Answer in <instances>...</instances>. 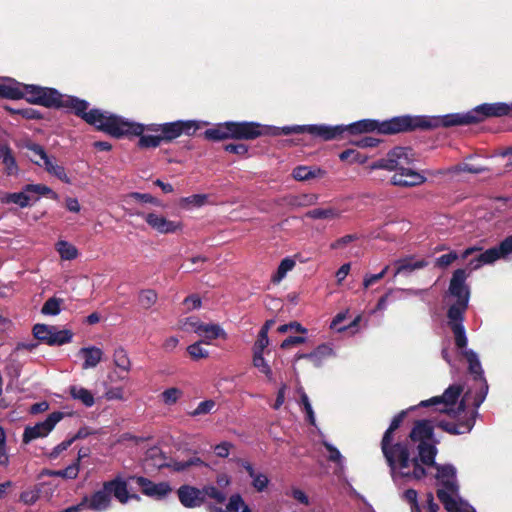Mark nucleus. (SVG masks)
<instances>
[{
  "label": "nucleus",
  "instance_id": "a878e982",
  "mask_svg": "<svg viewBox=\"0 0 512 512\" xmlns=\"http://www.w3.org/2000/svg\"><path fill=\"white\" fill-rule=\"evenodd\" d=\"M325 172L318 168L312 166L300 165L293 169L292 177L296 181H307L314 178H320L324 176Z\"/></svg>",
  "mask_w": 512,
  "mask_h": 512
},
{
  "label": "nucleus",
  "instance_id": "2f4dec72",
  "mask_svg": "<svg viewBox=\"0 0 512 512\" xmlns=\"http://www.w3.org/2000/svg\"><path fill=\"white\" fill-rule=\"evenodd\" d=\"M474 425V419L473 417H470L465 422H459L458 424H449L444 421L438 422V426L442 428L443 430L451 433V434H463L471 431L472 427Z\"/></svg>",
  "mask_w": 512,
  "mask_h": 512
},
{
  "label": "nucleus",
  "instance_id": "e433bc0d",
  "mask_svg": "<svg viewBox=\"0 0 512 512\" xmlns=\"http://www.w3.org/2000/svg\"><path fill=\"white\" fill-rule=\"evenodd\" d=\"M295 265L296 262L292 258H284L280 262L277 271L273 274L271 278L272 282L275 284L280 283L286 277L287 273L294 269Z\"/></svg>",
  "mask_w": 512,
  "mask_h": 512
},
{
  "label": "nucleus",
  "instance_id": "3c124183",
  "mask_svg": "<svg viewBox=\"0 0 512 512\" xmlns=\"http://www.w3.org/2000/svg\"><path fill=\"white\" fill-rule=\"evenodd\" d=\"M402 499L410 505L412 512H421L418 504V493L416 490L407 489L403 492Z\"/></svg>",
  "mask_w": 512,
  "mask_h": 512
},
{
  "label": "nucleus",
  "instance_id": "49530a36",
  "mask_svg": "<svg viewBox=\"0 0 512 512\" xmlns=\"http://www.w3.org/2000/svg\"><path fill=\"white\" fill-rule=\"evenodd\" d=\"M138 136L140 137L138 141V146L140 148H156L163 141L160 133L158 135H145L143 132Z\"/></svg>",
  "mask_w": 512,
  "mask_h": 512
},
{
  "label": "nucleus",
  "instance_id": "6e6552de",
  "mask_svg": "<svg viewBox=\"0 0 512 512\" xmlns=\"http://www.w3.org/2000/svg\"><path fill=\"white\" fill-rule=\"evenodd\" d=\"M417 160L415 153L408 147H395L387 155L370 165L371 170L384 169L399 172Z\"/></svg>",
  "mask_w": 512,
  "mask_h": 512
},
{
  "label": "nucleus",
  "instance_id": "f257e3e1",
  "mask_svg": "<svg viewBox=\"0 0 512 512\" xmlns=\"http://www.w3.org/2000/svg\"><path fill=\"white\" fill-rule=\"evenodd\" d=\"M404 416L403 411L393 418L381 443L392 480L397 485L422 479L425 476L424 466L433 465L437 454L438 441L434 438L433 426L429 420L416 422L409 440L391 444L392 433L400 426Z\"/></svg>",
  "mask_w": 512,
  "mask_h": 512
},
{
  "label": "nucleus",
  "instance_id": "9b49d317",
  "mask_svg": "<svg viewBox=\"0 0 512 512\" xmlns=\"http://www.w3.org/2000/svg\"><path fill=\"white\" fill-rule=\"evenodd\" d=\"M63 417L64 414L62 412L56 411L49 414L44 421L38 422L33 426H27L24 429L23 442L29 443L38 438L48 436Z\"/></svg>",
  "mask_w": 512,
  "mask_h": 512
},
{
  "label": "nucleus",
  "instance_id": "dca6fc26",
  "mask_svg": "<svg viewBox=\"0 0 512 512\" xmlns=\"http://www.w3.org/2000/svg\"><path fill=\"white\" fill-rule=\"evenodd\" d=\"M180 503L186 508L200 507L204 503L202 489L190 485H183L177 490Z\"/></svg>",
  "mask_w": 512,
  "mask_h": 512
},
{
  "label": "nucleus",
  "instance_id": "2eb2a0df",
  "mask_svg": "<svg viewBox=\"0 0 512 512\" xmlns=\"http://www.w3.org/2000/svg\"><path fill=\"white\" fill-rule=\"evenodd\" d=\"M80 510L87 508L96 512H103L111 505V496L109 491L105 489V483L102 489L95 491L90 496L83 497L82 501L78 504Z\"/></svg>",
  "mask_w": 512,
  "mask_h": 512
},
{
  "label": "nucleus",
  "instance_id": "ddd939ff",
  "mask_svg": "<svg viewBox=\"0 0 512 512\" xmlns=\"http://www.w3.org/2000/svg\"><path fill=\"white\" fill-rule=\"evenodd\" d=\"M474 124L485 121L490 117H502L509 115L508 104L497 103H484L471 109Z\"/></svg>",
  "mask_w": 512,
  "mask_h": 512
},
{
  "label": "nucleus",
  "instance_id": "79ce46f5",
  "mask_svg": "<svg viewBox=\"0 0 512 512\" xmlns=\"http://www.w3.org/2000/svg\"><path fill=\"white\" fill-rule=\"evenodd\" d=\"M64 300L57 297L49 298L43 305L41 312L44 315L56 316L61 312Z\"/></svg>",
  "mask_w": 512,
  "mask_h": 512
},
{
  "label": "nucleus",
  "instance_id": "a19ab883",
  "mask_svg": "<svg viewBox=\"0 0 512 512\" xmlns=\"http://www.w3.org/2000/svg\"><path fill=\"white\" fill-rule=\"evenodd\" d=\"M496 252L494 250H486L481 253L478 257L470 260L468 266L471 270H476L486 264H492L495 262Z\"/></svg>",
  "mask_w": 512,
  "mask_h": 512
},
{
  "label": "nucleus",
  "instance_id": "412c9836",
  "mask_svg": "<svg viewBox=\"0 0 512 512\" xmlns=\"http://www.w3.org/2000/svg\"><path fill=\"white\" fill-rule=\"evenodd\" d=\"M24 84L11 78H0V96L8 99H21Z\"/></svg>",
  "mask_w": 512,
  "mask_h": 512
},
{
  "label": "nucleus",
  "instance_id": "a18cd8bd",
  "mask_svg": "<svg viewBox=\"0 0 512 512\" xmlns=\"http://www.w3.org/2000/svg\"><path fill=\"white\" fill-rule=\"evenodd\" d=\"M496 252L495 261L512 255V235L504 239L498 247L490 248Z\"/></svg>",
  "mask_w": 512,
  "mask_h": 512
},
{
  "label": "nucleus",
  "instance_id": "052dcab7",
  "mask_svg": "<svg viewBox=\"0 0 512 512\" xmlns=\"http://www.w3.org/2000/svg\"><path fill=\"white\" fill-rule=\"evenodd\" d=\"M107 400H127V396L123 387H111L105 392Z\"/></svg>",
  "mask_w": 512,
  "mask_h": 512
},
{
  "label": "nucleus",
  "instance_id": "f8f14e48",
  "mask_svg": "<svg viewBox=\"0 0 512 512\" xmlns=\"http://www.w3.org/2000/svg\"><path fill=\"white\" fill-rule=\"evenodd\" d=\"M281 135L308 133L322 140L335 139V133L341 130L340 127H331L329 125H292L280 127Z\"/></svg>",
  "mask_w": 512,
  "mask_h": 512
},
{
  "label": "nucleus",
  "instance_id": "de8ad7c7",
  "mask_svg": "<svg viewBox=\"0 0 512 512\" xmlns=\"http://www.w3.org/2000/svg\"><path fill=\"white\" fill-rule=\"evenodd\" d=\"M157 301V293L154 290H143L139 294V304L144 309L151 308Z\"/></svg>",
  "mask_w": 512,
  "mask_h": 512
},
{
  "label": "nucleus",
  "instance_id": "603ef678",
  "mask_svg": "<svg viewBox=\"0 0 512 512\" xmlns=\"http://www.w3.org/2000/svg\"><path fill=\"white\" fill-rule=\"evenodd\" d=\"M203 341L196 342L187 347V352L194 360L207 358L209 352L201 346Z\"/></svg>",
  "mask_w": 512,
  "mask_h": 512
},
{
  "label": "nucleus",
  "instance_id": "f704fd0d",
  "mask_svg": "<svg viewBox=\"0 0 512 512\" xmlns=\"http://www.w3.org/2000/svg\"><path fill=\"white\" fill-rule=\"evenodd\" d=\"M396 271L394 276L405 272H412L416 269H421L426 266V262L423 260L413 261L410 258L400 259L395 262Z\"/></svg>",
  "mask_w": 512,
  "mask_h": 512
},
{
  "label": "nucleus",
  "instance_id": "cd10ccee",
  "mask_svg": "<svg viewBox=\"0 0 512 512\" xmlns=\"http://www.w3.org/2000/svg\"><path fill=\"white\" fill-rule=\"evenodd\" d=\"M27 157L36 165L45 167L51 157L47 155L42 146L34 143L27 144Z\"/></svg>",
  "mask_w": 512,
  "mask_h": 512
},
{
  "label": "nucleus",
  "instance_id": "13d9d810",
  "mask_svg": "<svg viewBox=\"0 0 512 512\" xmlns=\"http://www.w3.org/2000/svg\"><path fill=\"white\" fill-rule=\"evenodd\" d=\"M129 197L139 202L151 203L155 206L162 205L160 200H158L157 198L148 193L133 192L129 195Z\"/></svg>",
  "mask_w": 512,
  "mask_h": 512
},
{
  "label": "nucleus",
  "instance_id": "5fc2aeb1",
  "mask_svg": "<svg viewBox=\"0 0 512 512\" xmlns=\"http://www.w3.org/2000/svg\"><path fill=\"white\" fill-rule=\"evenodd\" d=\"M317 199L315 194H302L292 197L289 203L293 206H308L315 204Z\"/></svg>",
  "mask_w": 512,
  "mask_h": 512
},
{
  "label": "nucleus",
  "instance_id": "9d476101",
  "mask_svg": "<svg viewBox=\"0 0 512 512\" xmlns=\"http://www.w3.org/2000/svg\"><path fill=\"white\" fill-rule=\"evenodd\" d=\"M145 220L147 225L159 234H173L182 230V223L180 221L170 220L162 214L155 211L153 212H141L135 213Z\"/></svg>",
  "mask_w": 512,
  "mask_h": 512
},
{
  "label": "nucleus",
  "instance_id": "b1692460",
  "mask_svg": "<svg viewBox=\"0 0 512 512\" xmlns=\"http://www.w3.org/2000/svg\"><path fill=\"white\" fill-rule=\"evenodd\" d=\"M32 197L27 194L25 187L20 192L14 193H2L0 195V202L2 204H15L20 208H26L30 206Z\"/></svg>",
  "mask_w": 512,
  "mask_h": 512
},
{
  "label": "nucleus",
  "instance_id": "09e8293b",
  "mask_svg": "<svg viewBox=\"0 0 512 512\" xmlns=\"http://www.w3.org/2000/svg\"><path fill=\"white\" fill-rule=\"evenodd\" d=\"M323 445L325 446V448L327 449V451L329 453L328 459L330 461L336 463L340 469H343L344 458H343L342 454L340 453V451L335 446H333L331 443H329L327 441H323Z\"/></svg>",
  "mask_w": 512,
  "mask_h": 512
},
{
  "label": "nucleus",
  "instance_id": "6e6d98bb",
  "mask_svg": "<svg viewBox=\"0 0 512 512\" xmlns=\"http://www.w3.org/2000/svg\"><path fill=\"white\" fill-rule=\"evenodd\" d=\"M202 491L204 492V499L208 496L218 503H223L226 500V494L214 486H205Z\"/></svg>",
  "mask_w": 512,
  "mask_h": 512
},
{
  "label": "nucleus",
  "instance_id": "a211bd4d",
  "mask_svg": "<svg viewBox=\"0 0 512 512\" xmlns=\"http://www.w3.org/2000/svg\"><path fill=\"white\" fill-rule=\"evenodd\" d=\"M105 489L109 491V494H113L114 497L122 504H126L130 499L140 500V497L135 494H129L127 489V482L120 477H116L111 481L105 482Z\"/></svg>",
  "mask_w": 512,
  "mask_h": 512
},
{
  "label": "nucleus",
  "instance_id": "7c9ffc66",
  "mask_svg": "<svg viewBox=\"0 0 512 512\" xmlns=\"http://www.w3.org/2000/svg\"><path fill=\"white\" fill-rule=\"evenodd\" d=\"M24 187L27 194L32 197V201H37L40 196H47L52 199L58 197L51 188L44 184H27Z\"/></svg>",
  "mask_w": 512,
  "mask_h": 512
},
{
  "label": "nucleus",
  "instance_id": "6ab92c4d",
  "mask_svg": "<svg viewBox=\"0 0 512 512\" xmlns=\"http://www.w3.org/2000/svg\"><path fill=\"white\" fill-rule=\"evenodd\" d=\"M232 134L234 139H254L262 134L260 125L255 122H233L231 121Z\"/></svg>",
  "mask_w": 512,
  "mask_h": 512
},
{
  "label": "nucleus",
  "instance_id": "473e14b6",
  "mask_svg": "<svg viewBox=\"0 0 512 512\" xmlns=\"http://www.w3.org/2000/svg\"><path fill=\"white\" fill-rule=\"evenodd\" d=\"M69 392L74 400L80 401L87 407H91L95 403L93 394L84 387L73 385L70 387Z\"/></svg>",
  "mask_w": 512,
  "mask_h": 512
},
{
  "label": "nucleus",
  "instance_id": "1a4fd4ad",
  "mask_svg": "<svg viewBox=\"0 0 512 512\" xmlns=\"http://www.w3.org/2000/svg\"><path fill=\"white\" fill-rule=\"evenodd\" d=\"M33 335L49 346H61L70 343L74 333L70 329H61L54 325L36 324L33 327Z\"/></svg>",
  "mask_w": 512,
  "mask_h": 512
},
{
  "label": "nucleus",
  "instance_id": "f03ea898",
  "mask_svg": "<svg viewBox=\"0 0 512 512\" xmlns=\"http://www.w3.org/2000/svg\"><path fill=\"white\" fill-rule=\"evenodd\" d=\"M462 354L468 362L470 373L474 375V388L467 391L463 399L458 401L462 388L453 385L448 387L442 396L422 401L420 406L435 405L437 411L446 413L451 418H459L465 412L466 404L472 405L474 407L473 414L476 413L477 408L486 398L488 385L483 377V369L478 355L470 349H465Z\"/></svg>",
  "mask_w": 512,
  "mask_h": 512
},
{
  "label": "nucleus",
  "instance_id": "4be33fe9",
  "mask_svg": "<svg viewBox=\"0 0 512 512\" xmlns=\"http://www.w3.org/2000/svg\"><path fill=\"white\" fill-rule=\"evenodd\" d=\"M197 335H199L203 343L210 344L213 339L219 337H226L224 330L218 325L213 323H203L197 326Z\"/></svg>",
  "mask_w": 512,
  "mask_h": 512
},
{
  "label": "nucleus",
  "instance_id": "774afa93",
  "mask_svg": "<svg viewBox=\"0 0 512 512\" xmlns=\"http://www.w3.org/2000/svg\"><path fill=\"white\" fill-rule=\"evenodd\" d=\"M232 447V444L229 442H222L215 446L214 450L217 456L221 458L228 457L230 453V448Z\"/></svg>",
  "mask_w": 512,
  "mask_h": 512
},
{
  "label": "nucleus",
  "instance_id": "bf43d9fd",
  "mask_svg": "<svg viewBox=\"0 0 512 512\" xmlns=\"http://www.w3.org/2000/svg\"><path fill=\"white\" fill-rule=\"evenodd\" d=\"M269 345L268 335L264 333L258 334V338L253 346V355H262L264 353L265 348Z\"/></svg>",
  "mask_w": 512,
  "mask_h": 512
},
{
  "label": "nucleus",
  "instance_id": "4d7b16f0",
  "mask_svg": "<svg viewBox=\"0 0 512 512\" xmlns=\"http://www.w3.org/2000/svg\"><path fill=\"white\" fill-rule=\"evenodd\" d=\"M72 443L73 439L64 440L63 442L55 446L49 453H47V457L50 460L57 459L62 452L66 451L72 445Z\"/></svg>",
  "mask_w": 512,
  "mask_h": 512
},
{
  "label": "nucleus",
  "instance_id": "37998d69",
  "mask_svg": "<svg viewBox=\"0 0 512 512\" xmlns=\"http://www.w3.org/2000/svg\"><path fill=\"white\" fill-rule=\"evenodd\" d=\"M207 201V195L205 194H194L188 197H183L180 199L179 204L181 207L185 209H191L194 207H201Z\"/></svg>",
  "mask_w": 512,
  "mask_h": 512
},
{
  "label": "nucleus",
  "instance_id": "c9c22d12",
  "mask_svg": "<svg viewBox=\"0 0 512 512\" xmlns=\"http://www.w3.org/2000/svg\"><path fill=\"white\" fill-rule=\"evenodd\" d=\"M62 260H73L78 256V249L68 241L59 240L55 245Z\"/></svg>",
  "mask_w": 512,
  "mask_h": 512
},
{
  "label": "nucleus",
  "instance_id": "c756f323",
  "mask_svg": "<svg viewBox=\"0 0 512 512\" xmlns=\"http://www.w3.org/2000/svg\"><path fill=\"white\" fill-rule=\"evenodd\" d=\"M342 212L332 206L315 208L306 213V217L311 219L333 220L341 216Z\"/></svg>",
  "mask_w": 512,
  "mask_h": 512
},
{
  "label": "nucleus",
  "instance_id": "bb28decb",
  "mask_svg": "<svg viewBox=\"0 0 512 512\" xmlns=\"http://www.w3.org/2000/svg\"><path fill=\"white\" fill-rule=\"evenodd\" d=\"M210 512H252V510L245 504L242 497L238 494L232 495L225 509L216 506L209 507Z\"/></svg>",
  "mask_w": 512,
  "mask_h": 512
},
{
  "label": "nucleus",
  "instance_id": "aec40b11",
  "mask_svg": "<svg viewBox=\"0 0 512 512\" xmlns=\"http://www.w3.org/2000/svg\"><path fill=\"white\" fill-rule=\"evenodd\" d=\"M103 356V350L92 345L82 347L77 352V357L83 361L81 367L84 370L95 368L102 361Z\"/></svg>",
  "mask_w": 512,
  "mask_h": 512
},
{
  "label": "nucleus",
  "instance_id": "0e129e2a",
  "mask_svg": "<svg viewBox=\"0 0 512 512\" xmlns=\"http://www.w3.org/2000/svg\"><path fill=\"white\" fill-rule=\"evenodd\" d=\"M80 471V464L78 462H73L65 469H62V474L64 479L73 480L78 477Z\"/></svg>",
  "mask_w": 512,
  "mask_h": 512
},
{
  "label": "nucleus",
  "instance_id": "4c0bfd02",
  "mask_svg": "<svg viewBox=\"0 0 512 512\" xmlns=\"http://www.w3.org/2000/svg\"><path fill=\"white\" fill-rule=\"evenodd\" d=\"M332 355H333V349L329 346L322 345V346H319L313 353L299 355L298 358H307L315 366H319L321 364L322 359L332 356Z\"/></svg>",
  "mask_w": 512,
  "mask_h": 512
},
{
  "label": "nucleus",
  "instance_id": "ea45409f",
  "mask_svg": "<svg viewBox=\"0 0 512 512\" xmlns=\"http://www.w3.org/2000/svg\"><path fill=\"white\" fill-rule=\"evenodd\" d=\"M113 362L119 369L128 372L131 369V361L127 351L123 347H118L113 352Z\"/></svg>",
  "mask_w": 512,
  "mask_h": 512
},
{
  "label": "nucleus",
  "instance_id": "393cba45",
  "mask_svg": "<svg viewBox=\"0 0 512 512\" xmlns=\"http://www.w3.org/2000/svg\"><path fill=\"white\" fill-rule=\"evenodd\" d=\"M231 121L219 123L205 131V137L209 140L220 141L233 138Z\"/></svg>",
  "mask_w": 512,
  "mask_h": 512
},
{
  "label": "nucleus",
  "instance_id": "4468645a",
  "mask_svg": "<svg viewBox=\"0 0 512 512\" xmlns=\"http://www.w3.org/2000/svg\"><path fill=\"white\" fill-rule=\"evenodd\" d=\"M135 480L144 495L156 500H162L172 492L170 484L166 481L156 483L145 477H137Z\"/></svg>",
  "mask_w": 512,
  "mask_h": 512
},
{
  "label": "nucleus",
  "instance_id": "f3484780",
  "mask_svg": "<svg viewBox=\"0 0 512 512\" xmlns=\"http://www.w3.org/2000/svg\"><path fill=\"white\" fill-rule=\"evenodd\" d=\"M425 181V176L408 167L399 172H395L391 178L393 185L404 187L418 186L423 184Z\"/></svg>",
  "mask_w": 512,
  "mask_h": 512
},
{
  "label": "nucleus",
  "instance_id": "5701e85b",
  "mask_svg": "<svg viewBox=\"0 0 512 512\" xmlns=\"http://www.w3.org/2000/svg\"><path fill=\"white\" fill-rule=\"evenodd\" d=\"M469 124H474L471 110L465 113L447 114L437 120V125H442L444 127Z\"/></svg>",
  "mask_w": 512,
  "mask_h": 512
},
{
  "label": "nucleus",
  "instance_id": "c85d7f7f",
  "mask_svg": "<svg viewBox=\"0 0 512 512\" xmlns=\"http://www.w3.org/2000/svg\"><path fill=\"white\" fill-rule=\"evenodd\" d=\"M0 162L5 166L8 175H15L18 172V166L12 150L5 144L0 145Z\"/></svg>",
  "mask_w": 512,
  "mask_h": 512
},
{
  "label": "nucleus",
  "instance_id": "e2e57ef3",
  "mask_svg": "<svg viewBox=\"0 0 512 512\" xmlns=\"http://www.w3.org/2000/svg\"><path fill=\"white\" fill-rule=\"evenodd\" d=\"M458 254L456 252H450L448 254H444L436 259V265L441 268H446L450 264H452L455 260L458 259Z\"/></svg>",
  "mask_w": 512,
  "mask_h": 512
},
{
  "label": "nucleus",
  "instance_id": "0eeeda50",
  "mask_svg": "<svg viewBox=\"0 0 512 512\" xmlns=\"http://www.w3.org/2000/svg\"><path fill=\"white\" fill-rule=\"evenodd\" d=\"M412 126L409 117H396L387 121L378 122L376 120L364 119L349 125H336L341 130L335 133V138L340 136L343 132L349 131L351 134L366 133L377 131L381 134H394L405 131Z\"/></svg>",
  "mask_w": 512,
  "mask_h": 512
},
{
  "label": "nucleus",
  "instance_id": "c03bdc74",
  "mask_svg": "<svg viewBox=\"0 0 512 512\" xmlns=\"http://www.w3.org/2000/svg\"><path fill=\"white\" fill-rule=\"evenodd\" d=\"M485 171H487V169L485 167L474 166V165H470L467 163L458 164V165H455L446 170L447 173H451V174H460L462 172L479 174V173H483Z\"/></svg>",
  "mask_w": 512,
  "mask_h": 512
},
{
  "label": "nucleus",
  "instance_id": "680f3d73",
  "mask_svg": "<svg viewBox=\"0 0 512 512\" xmlns=\"http://www.w3.org/2000/svg\"><path fill=\"white\" fill-rule=\"evenodd\" d=\"M251 478L253 487L259 492L263 491L269 483L267 476L261 473H255Z\"/></svg>",
  "mask_w": 512,
  "mask_h": 512
},
{
  "label": "nucleus",
  "instance_id": "39448f33",
  "mask_svg": "<svg viewBox=\"0 0 512 512\" xmlns=\"http://www.w3.org/2000/svg\"><path fill=\"white\" fill-rule=\"evenodd\" d=\"M467 274L464 269L454 271L449 285V293L457 298V303L448 310V324L454 333L455 344L458 348H465L467 337L463 326V314L468 307L469 289L465 284Z\"/></svg>",
  "mask_w": 512,
  "mask_h": 512
},
{
  "label": "nucleus",
  "instance_id": "20e7f679",
  "mask_svg": "<svg viewBox=\"0 0 512 512\" xmlns=\"http://www.w3.org/2000/svg\"><path fill=\"white\" fill-rule=\"evenodd\" d=\"M22 98L29 103L42 105L45 107H69L76 115L84 119L88 124L95 126L102 131L103 123L106 117V111L99 109H88V102L69 95H62L56 89L42 87L37 85L23 86Z\"/></svg>",
  "mask_w": 512,
  "mask_h": 512
},
{
  "label": "nucleus",
  "instance_id": "864d4df0",
  "mask_svg": "<svg viewBox=\"0 0 512 512\" xmlns=\"http://www.w3.org/2000/svg\"><path fill=\"white\" fill-rule=\"evenodd\" d=\"M215 406H216V403L214 400H205V401L200 402L198 404V406L193 411H191L189 414L192 417L209 414L213 411Z\"/></svg>",
  "mask_w": 512,
  "mask_h": 512
},
{
  "label": "nucleus",
  "instance_id": "69168bd1",
  "mask_svg": "<svg viewBox=\"0 0 512 512\" xmlns=\"http://www.w3.org/2000/svg\"><path fill=\"white\" fill-rule=\"evenodd\" d=\"M389 269V266H386L380 273L369 275L364 278L363 285L365 288H368L369 286L373 285L375 282L381 280L384 275L387 273Z\"/></svg>",
  "mask_w": 512,
  "mask_h": 512
},
{
  "label": "nucleus",
  "instance_id": "7ed1b4c3",
  "mask_svg": "<svg viewBox=\"0 0 512 512\" xmlns=\"http://www.w3.org/2000/svg\"><path fill=\"white\" fill-rule=\"evenodd\" d=\"M199 128L200 123L195 120H178L163 124L152 123L144 125L106 111L102 131L117 138L128 135H141L147 131L160 133L163 141H171L182 134L191 135Z\"/></svg>",
  "mask_w": 512,
  "mask_h": 512
},
{
  "label": "nucleus",
  "instance_id": "423d86ee",
  "mask_svg": "<svg viewBox=\"0 0 512 512\" xmlns=\"http://www.w3.org/2000/svg\"><path fill=\"white\" fill-rule=\"evenodd\" d=\"M433 466L437 470L436 480L439 486L437 496L446 510L449 512H476L470 504L458 495L459 485L456 478V468L450 464L436 465L435 462ZM427 467H432V465H426L424 469L426 470Z\"/></svg>",
  "mask_w": 512,
  "mask_h": 512
},
{
  "label": "nucleus",
  "instance_id": "338daca9",
  "mask_svg": "<svg viewBox=\"0 0 512 512\" xmlns=\"http://www.w3.org/2000/svg\"><path fill=\"white\" fill-rule=\"evenodd\" d=\"M202 322L194 317L185 319L182 322L181 328L186 331H193L197 334V326H201Z\"/></svg>",
  "mask_w": 512,
  "mask_h": 512
},
{
  "label": "nucleus",
  "instance_id": "58836bf2",
  "mask_svg": "<svg viewBox=\"0 0 512 512\" xmlns=\"http://www.w3.org/2000/svg\"><path fill=\"white\" fill-rule=\"evenodd\" d=\"M252 364H253L254 368H256L260 373L265 375V377L267 378V380L269 382L275 381L272 368L269 365V363L265 360L263 354L262 355H258V354L253 355Z\"/></svg>",
  "mask_w": 512,
  "mask_h": 512
},
{
  "label": "nucleus",
  "instance_id": "72a5a7b5",
  "mask_svg": "<svg viewBox=\"0 0 512 512\" xmlns=\"http://www.w3.org/2000/svg\"><path fill=\"white\" fill-rule=\"evenodd\" d=\"M44 169L50 175L55 176L62 182L67 183V184L71 183V179L67 175L65 168L62 165L58 164V162L55 160V158L51 157L49 159V161L46 163Z\"/></svg>",
  "mask_w": 512,
  "mask_h": 512
},
{
  "label": "nucleus",
  "instance_id": "8fccbe9b",
  "mask_svg": "<svg viewBox=\"0 0 512 512\" xmlns=\"http://www.w3.org/2000/svg\"><path fill=\"white\" fill-rule=\"evenodd\" d=\"M182 394L183 393L180 389H178L176 387H172V388H169V389H166L165 391H163L161 394V398H162V401L164 402V404L170 406V405L175 404L180 399Z\"/></svg>",
  "mask_w": 512,
  "mask_h": 512
}]
</instances>
